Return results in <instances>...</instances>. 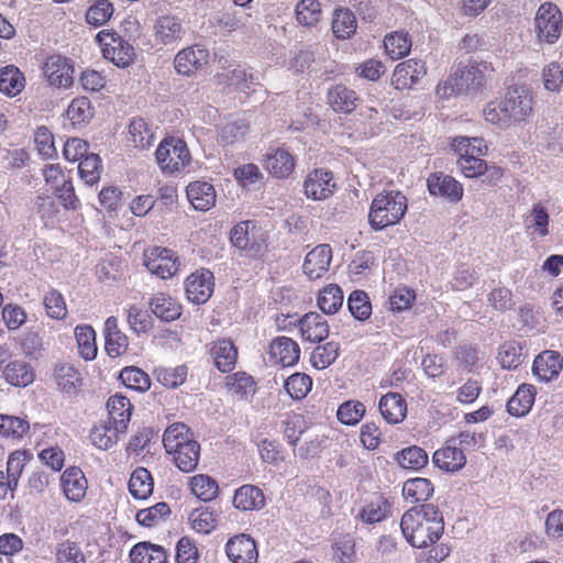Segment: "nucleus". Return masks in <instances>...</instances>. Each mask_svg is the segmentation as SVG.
Returning <instances> with one entry per match:
<instances>
[{
  "label": "nucleus",
  "mask_w": 563,
  "mask_h": 563,
  "mask_svg": "<svg viewBox=\"0 0 563 563\" xmlns=\"http://www.w3.org/2000/svg\"><path fill=\"white\" fill-rule=\"evenodd\" d=\"M400 529L411 547L427 549L435 544L444 532L443 515L438 506L422 504L402 515Z\"/></svg>",
  "instance_id": "1"
},
{
  "label": "nucleus",
  "mask_w": 563,
  "mask_h": 563,
  "mask_svg": "<svg viewBox=\"0 0 563 563\" xmlns=\"http://www.w3.org/2000/svg\"><path fill=\"white\" fill-rule=\"evenodd\" d=\"M452 148L456 166L463 176H497L500 173L499 167H488L481 158L487 152V145L482 137L459 136L454 139Z\"/></svg>",
  "instance_id": "2"
},
{
  "label": "nucleus",
  "mask_w": 563,
  "mask_h": 563,
  "mask_svg": "<svg viewBox=\"0 0 563 563\" xmlns=\"http://www.w3.org/2000/svg\"><path fill=\"white\" fill-rule=\"evenodd\" d=\"M407 198L399 190L377 195L371 205L368 221L371 228L380 231L398 223L407 211Z\"/></svg>",
  "instance_id": "3"
},
{
  "label": "nucleus",
  "mask_w": 563,
  "mask_h": 563,
  "mask_svg": "<svg viewBox=\"0 0 563 563\" xmlns=\"http://www.w3.org/2000/svg\"><path fill=\"white\" fill-rule=\"evenodd\" d=\"M267 239V232L254 220L241 221L230 231L231 244L253 258L266 253Z\"/></svg>",
  "instance_id": "4"
},
{
  "label": "nucleus",
  "mask_w": 563,
  "mask_h": 563,
  "mask_svg": "<svg viewBox=\"0 0 563 563\" xmlns=\"http://www.w3.org/2000/svg\"><path fill=\"white\" fill-rule=\"evenodd\" d=\"M155 157L161 169L170 174L179 172L191 158L187 144L175 136H167L161 141Z\"/></svg>",
  "instance_id": "5"
},
{
  "label": "nucleus",
  "mask_w": 563,
  "mask_h": 563,
  "mask_svg": "<svg viewBox=\"0 0 563 563\" xmlns=\"http://www.w3.org/2000/svg\"><path fill=\"white\" fill-rule=\"evenodd\" d=\"M102 55L115 66L125 68L134 59V47L121 35L109 30H102L96 35Z\"/></svg>",
  "instance_id": "6"
},
{
  "label": "nucleus",
  "mask_w": 563,
  "mask_h": 563,
  "mask_svg": "<svg viewBox=\"0 0 563 563\" xmlns=\"http://www.w3.org/2000/svg\"><path fill=\"white\" fill-rule=\"evenodd\" d=\"M536 33L539 42L553 44L562 32V14L560 9L550 2L543 3L534 18Z\"/></svg>",
  "instance_id": "7"
},
{
  "label": "nucleus",
  "mask_w": 563,
  "mask_h": 563,
  "mask_svg": "<svg viewBox=\"0 0 563 563\" xmlns=\"http://www.w3.org/2000/svg\"><path fill=\"white\" fill-rule=\"evenodd\" d=\"M144 265L154 275L162 279L174 276L178 268V257L172 250L154 246L144 253Z\"/></svg>",
  "instance_id": "8"
},
{
  "label": "nucleus",
  "mask_w": 563,
  "mask_h": 563,
  "mask_svg": "<svg viewBox=\"0 0 563 563\" xmlns=\"http://www.w3.org/2000/svg\"><path fill=\"white\" fill-rule=\"evenodd\" d=\"M209 51L201 44L180 49L174 58V67L177 74L191 76L202 69L209 63Z\"/></svg>",
  "instance_id": "9"
},
{
  "label": "nucleus",
  "mask_w": 563,
  "mask_h": 563,
  "mask_svg": "<svg viewBox=\"0 0 563 563\" xmlns=\"http://www.w3.org/2000/svg\"><path fill=\"white\" fill-rule=\"evenodd\" d=\"M213 288L214 276L207 268L196 271L185 280L187 299L196 305L207 302L213 292Z\"/></svg>",
  "instance_id": "10"
},
{
  "label": "nucleus",
  "mask_w": 563,
  "mask_h": 563,
  "mask_svg": "<svg viewBox=\"0 0 563 563\" xmlns=\"http://www.w3.org/2000/svg\"><path fill=\"white\" fill-rule=\"evenodd\" d=\"M432 462L445 473H456L465 466L466 456L463 449L457 446L456 439L449 438L444 445L433 453Z\"/></svg>",
  "instance_id": "11"
},
{
  "label": "nucleus",
  "mask_w": 563,
  "mask_h": 563,
  "mask_svg": "<svg viewBox=\"0 0 563 563\" xmlns=\"http://www.w3.org/2000/svg\"><path fill=\"white\" fill-rule=\"evenodd\" d=\"M562 369L563 356L553 350H544L539 353L532 364V374L542 383L556 379Z\"/></svg>",
  "instance_id": "12"
},
{
  "label": "nucleus",
  "mask_w": 563,
  "mask_h": 563,
  "mask_svg": "<svg viewBox=\"0 0 563 563\" xmlns=\"http://www.w3.org/2000/svg\"><path fill=\"white\" fill-rule=\"evenodd\" d=\"M504 101L514 123L523 121L532 112V95L522 86L509 87Z\"/></svg>",
  "instance_id": "13"
},
{
  "label": "nucleus",
  "mask_w": 563,
  "mask_h": 563,
  "mask_svg": "<svg viewBox=\"0 0 563 563\" xmlns=\"http://www.w3.org/2000/svg\"><path fill=\"white\" fill-rule=\"evenodd\" d=\"M225 553L233 563H255L258 559L254 539L245 533L230 538L225 544Z\"/></svg>",
  "instance_id": "14"
},
{
  "label": "nucleus",
  "mask_w": 563,
  "mask_h": 563,
  "mask_svg": "<svg viewBox=\"0 0 563 563\" xmlns=\"http://www.w3.org/2000/svg\"><path fill=\"white\" fill-rule=\"evenodd\" d=\"M427 74L424 62L410 58L399 63L391 77V84L396 89L411 88Z\"/></svg>",
  "instance_id": "15"
},
{
  "label": "nucleus",
  "mask_w": 563,
  "mask_h": 563,
  "mask_svg": "<svg viewBox=\"0 0 563 563\" xmlns=\"http://www.w3.org/2000/svg\"><path fill=\"white\" fill-rule=\"evenodd\" d=\"M43 70L52 86L67 88L73 84L74 67L60 55L47 57Z\"/></svg>",
  "instance_id": "16"
},
{
  "label": "nucleus",
  "mask_w": 563,
  "mask_h": 563,
  "mask_svg": "<svg viewBox=\"0 0 563 563\" xmlns=\"http://www.w3.org/2000/svg\"><path fill=\"white\" fill-rule=\"evenodd\" d=\"M186 31L181 19L176 15H161L154 24V38L158 44L170 45L181 41Z\"/></svg>",
  "instance_id": "17"
},
{
  "label": "nucleus",
  "mask_w": 563,
  "mask_h": 563,
  "mask_svg": "<svg viewBox=\"0 0 563 563\" xmlns=\"http://www.w3.org/2000/svg\"><path fill=\"white\" fill-rule=\"evenodd\" d=\"M332 261V250L329 244H319L305 257L302 269L311 280L321 278Z\"/></svg>",
  "instance_id": "18"
},
{
  "label": "nucleus",
  "mask_w": 563,
  "mask_h": 563,
  "mask_svg": "<svg viewBox=\"0 0 563 563\" xmlns=\"http://www.w3.org/2000/svg\"><path fill=\"white\" fill-rule=\"evenodd\" d=\"M269 356L283 367L294 366L300 358V347L288 336H277L269 345Z\"/></svg>",
  "instance_id": "19"
},
{
  "label": "nucleus",
  "mask_w": 563,
  "mask_h": 563,
  "mask_svg": "<svg viewBox=\"0 0 563 563\" xmlns=\"http://www.w3.org/2000/svg\"><path fill=\"white\" fill-rule=\"evenodd\" d=\"M487 64L472 65L457 68L454 71V80L457 86V92H466L470 90L477 91L485 86Z\"/></svg>",
  "instance_id": "20"
},
{
  "label": "nucleus",
  "mask_w": 563,
  "mask_h": 563,
  "mask_svg": "<svg viewBox=\"0 0 563 563\" xmlns=\"http://www.w3.org/2000/svg\"><path fill=\"white\" fill-rule=\"evenodd\" d=\"M1 378L13 387H26L34 382L35 371L26 361L12 358L1 374Z\"/></svg>",
  "instance_id": "21"
},
{
  "label": "nucleus",
  "mask_w": 563,
  "mask_h": 563,
  "mask_svg": "<svg viewBox=\"0 0 563 563\" xmlns=\"http://www.w3.org/2000/svg\"><path fill=\"white\" fill-rule=\"evenodd\" d=\"M60 485L65 497L70 501L78 503L86 495L87 479L79 467L66 468L60 476Z\"/></svg>",
  "instance_id": "22"
},
{
  "label": "nucleus",
  "mask_w": 563,
  "mask_h": 563,
  "mask_svg": "<svg viewBox=\"0 0 563 563\" xmlns=\"http://www.w3.org/2000/svg\"><path fill=\"white\" fill-rule=\"evenodd\" d=\"M378 409L384 420L389 424L400 423L407 416V402L398 393L384 395L379 399Z\"/></svg>",
  "instance_id": "23"
},
{
  "label": "nucleus",
  "mask_w": 563,
  "mask_h": 563,
  "mask_svg": "<svg viewBox=\"0 0 563 563\" xmlns=\"http://www.w3.org/2000/svg\"><path fill=\"white\" fill-rule=\"evenodd\" d=\"M187 197L196 210L207 211L216 203V190L212 184L195 180L186 188Z\"/></svg>",
  "instance_id": "24"
},
{
  "label": "nucleus",
  "mask_w": 563,
  "mask_h": 563,
  "mask_svg": "<svg viewBox=\"0 0 563 563\" xmlns=\"http://www.w3.org/2000/svg\"><path fill=\"white\" fill-rule=\"evenodd\" d=\"M107 409L109 415L107 421L119 427L120 430L126 431L133 411L130 399L123 395L115 394L108 399Z\"/></svg>",
  "instance_id": "25"
},
{
  "label": "nucleus",
  "mask_w": 563,
  "mask_h": 563,
  "mask_svg": "<svg viewBox=\"0 0 563 563\" xmlns=\"http://www.w3.org/2000/svg\"><path fill=\"white\" fill-rule=\"evenodd\" d=\"M148 305L152 313L164 322L175 321L181 316V305L167 294H155Z\"/></svg>",
  "instance_id": "26"
},
{
  "label": "nucleus",
  "mask_w": 563,
  "mask_h": 563,
  "mask_svg": "<svg viewBox=\"0 0 563 563\" xmlns=\"http://www.w3.org/2000/svg\"><path fill=\"white\" fill-rule=\"evenodd\" d=\"M299 330L303 340L321 342L329 335L327 320L317 312H308L299 320Z\"/></svg>",
  "instance_id": "27"
},
{
  "label": "nucleus",
  "mask_w": 563,
  "mask_h": 563,
  "mask_svg": "<svg viewBox=\"0 0 563 563\" xmlns=\"http://www.w3.org/2000/svg\"><path fill=\"white\" fill-rule=\"evenodd\" d=\"M104 349L110 357H118L123 354L129 345L128 336L120 331L118 319L109 317L104 322Z\"/></svg>",
  "instance_id": "28"
},
{
  "label": "nucleus",
  "mask_w": 563,
  "mask_h": 563,
  "mask_svg": "<svg viewBox=\"0 0 563 563\" xmlns=\"http://www.w3.org/2000/svg\"><path fill=\"white\" fill-rule=\"evenodd\" d=\"M210 354L214 361L216 367L220 372L228 373L234 368L238 358V350L231 340L221 339L213 342Z\"/></svg>",
  "instance_id": "29"
},
{
  "label": "nucleus",
  "mask_w": 563,
  "mask_h": 563,
  "mask_svg": "<svg viewBox=\"0 0 563 563\" xmlns=\"http://www.w3.org/2000/svg\"><path fill=\"white\" fill-rule=\"evenodd\" d=\"M536 387L530 384H522L514 396L507 401V411L514 417H525L534 404Z\"/></svg>",
  "instance_id": "30"
},
{
  "label": "nucleus",
  "mask_w": 563,
  "mask_h": 563,
  "mask_svg": "<svg viewBox=\"0 0 563 563\" xmlns=\"http://www.w3.org/2000/svg\"><path fill=\"white\" fill-rule=\"evenodd\" d=\"M233 505L243 511L260 510L265 506V497L257 486L243 485L235 490Z\"/></svg>",
  "instance_id": "31"
},
{
  "label": "nucleus",
  "mask_w": 563,
  "mask_h": 563,
  "mask_svg": "<svg viewBox=\"0 0 563 563\" xmlns=\"http://www.w3.org/2000/svg\"><path fill=\"white\" fill-rule=\"evenodd\" d=\"M125 432L109 421H101L91 429L89 439L93 446L107 451L117 444L119 434Z\"/></svg>",
  "instance_id": "32"
},
{
  "label": "nucleus",
  "mask_w": 563,
  "mask_h": 563,
  "mask_svg": "<svg viewBox=\"0 0 563 563\" xmlns=\"http://www.w3.org/2000/svg\"><path fill=\"white\" fill-rule=\"evenodd\" d=\"M428 189L432 196L457 202L463 196V186L456 178H427Z\"/></svg>",
  "instance_id": "33"
},
{
  "label": "nucleus",
  "mask_w": 563,
  "mask_h": 563,
  "mask_svg": "<svg viewBox=\"0 0 563 563\" xmlns=\"http://www.w3.org/2000/svg\"><path fill=\"white\" fill-rule=\"evenodd\" d=\"M54 377L58 389L71 397L78 394L81 387V375L71 365L62 364L55 368Z\"/></svg>",
  "instance_id": "34"
},
{
  "label": "nucleus",
  "mask_w": 563,
  "mask_h": 563,
  "mask_svg": "<svg viewBox=\"0 0 563 563\" xmlns=\"http://www.w3.org/2000/svg\"><path fill=\"white\" fill-rule=\"evenodd\" d=\"M132 563H167L166 550L151 542H140L130 551Z\"/></svg>",
  "instance_id": "35"
},
{
  "label": "nucleus",
  "mask_w": 563,
  "mask_h": 563,
  "mask_svg": "<svg viewBox=\"0 0 563 563\" xmlns=\"http://www.w3.org/2000/svg\"><path fill=\"white\" fill-rule=\"evenodd\" d=\"M332 32L339 40L350 38L357 30V21L352 10L338 8L333 12Z\"/></svg>",
  "instance_id": "36"
},
{
  "label": "nucleus",
  "mask_w": 563,
  "mask_h": 563,
  "mask_svg": "<svg viewBox=\"0 0 563 563\" xmlns=\"http://www.w3.org/2000/svg\"><path fill=\"white\" fill-rule=\"evenodd\" d=\"M295 165L294 156L285 148L275 150L265 159V168L273 176H290Z\"/></svg>",
  "instance_id": "37"
},
{
  "label": "nucleus",
  "mask_w": 563,
  "mask_h": 563,
  "mask_svg": "<svg viewBox=\"0 0 563 563\" xmlns=\"http://www.w3.org/2000/svg\"><path fill=\"white\" fill-rule=\"evenodd\" d=\"M173 454L175 465L184 473L194 472L200 457V444L196 442L185 443L183 446L168 452Z\"/></svg>",
  "instance_id": "38"
},
{
  "label": "nucleus",
  "mask_w": 563,
  "mask_h": 563,
  "mask_svg": "<svg viewBox=\"0 0 563 563\" xmlns=\"http://www.w3.org/2000/svg\"><path fill=\"white\" fill-rule=\"evenodd\" d=\"M129 142L135 148L144 150L150 147L154 142V132L148 123L141 117L130 120L128 126Z\"/></svg>",
  "instance_id": "39"
},
{
  "label": "nucleus",
  "mask_w": 563,
  "mask_h": 563,
  "mask_svg": "<svg viewBox=\"0 0 563 563\" xmlns=\"http://www.w3.org/2000/svg\"><path fill=\"white\" fill-rule=\"evenodd\" d=\"M25 87L23 73L13 65L0 69V91L9 97L19 95Z\"/></svg>",
  "instance_id": "40"
},
{
  "label": "nucleus",
  "mask_w": 563,
  "mask_h": 563,
  "mask_svg": "<svg viewBox=\"0 0 563 563\" xmlns=\"http://www.w3.org/2000/svg\"><path fill=\"white\" fill-rule=\"evenodd\" d=\"M433 484L424 477H415L404 483L402 495L411 503L427 501L433 494Z\"/></svg>",
  "instance_id": "41"
},
{
  "label": "nucleus",
  "mask_w": 563,
  "mask_h": 563,
  "mask_svg": "<svg viewBox=\"0 0 563 563\" xmlns=\"http://www.w3.org/2000/svg\"><path fill=\"white\" fill-rule=\"evenodd\" d=\"M390 512V503L384 497L367 503L356 516L363 523L374 525L383 521Z\"/></svg>",
  "instance_id": "42"
},
{
  "label": "nucleus",
  "mask_w": 563,
  "mask_h": 563,
  "mask_svg": "<svg viewBox=\"0 0 563 563\" xmlns=\"http://www.w3.org/2000/svg\"><path fill=\"white\" fill-rule=\"evenodd\" d=\"M356 93L345 86L338 85L328 92V101L336 112L350 113L356 107Z\"/></svg>",
  "instance_id": "43"
},
{
  "label": "nucleus",
  "mask_w": 563,
  "mask_h": 563,
  "mask_svg": "<svg viewBox=\"0 0 563 563\" xmlns=\"http://www.w3.org/2000/svg\"><path fill=\"white\" fill-rule=\"evenodd\" d=\"M154 482L145 467L135 468L129 481V492L136 499H146L153 493Z\"/></svg>",
  "instance_id": "44"
},
{
  "label": "nucleus",
  "mask_w": 563,
  "mask_h": 563,
  "mask_svg": "<svg viewBox=\"0 0 563 563\" xmlns=\"http://www.w3.org/2000/svg\"><path fill=\"white\" fill-rule=\"evenodd\" d=\"M395 459L399 466L412 471H419L423 468L429 461L427 452L417 445L402 449L396 453Z\"/></svg>",
  "instance_id": "45"
},
{
  "label": "nucleus",
  "mask_w": 563,
  "mask_h": 563,
  "mask_svg": "<svg viewBox=\"0 0 563 563\" xmlns=\"http://www.w3.org/2000/svg\"><path fill=\"white\" fill-rule=\"evenodd\" d=\"M189 442L196 440L192 439L189 428L181 422L170 424L163 434V445L167 453Z\"/></svg>",
  "instance_id": "46"
},
{
  "label": "nucleus",
  "mask_w": 563,
  "mask_h": 563,
  "mask_svg": "<svg viewBox=\"0 0 563 563\" xmlns=\"http://www.w3.org/2000/svg\"><path fill=\"white\" fill-rule=\"evenodd\" d=\"M384 46L393 59H399L409 54L412 41L407 32L396 31L385 36Z\"/></svg>",
  "instance_id": "47"
},
{
  "label": "nucleus",
  "mask_w": 563,
  "mask_h": 563,
  "mask_svg": "<svg viewBox=\"0 0 563 563\" xmlns=\"http://www.w3.org/2000/svg\"><path fill=\"white\" fill-rule=\"evenodd\" d=\"M75 336L78 351L86 361H91L97 356L96 332L90 325H77L75 328Z\"/></svg>",
  "instance_id": "48"
},
{
  "label": "nucleus",
  "mask_w": 563,
  "mask_h": 563,
  "mask_svg": "<svg viewBox=\"0 0 563 563\" xmlns=\"http://www.w3.org/2000/svg\"><path fill=\"white\" fill-rule=\"evenodd\" d=\"M317 302L323 313L333 314L343 305V291L338 285L330 284L320 290Z\"/></svg>",
  "instance_id": "49"
},
{
  "label": "nucleus",
  "mask_w": 563,
  "mask_h": 563,
  "mask_svg": "<svg viewBox=\"0 0 563 563\" xmlns=\"http://www.w3.org/2000/svg\"><path fill=\"white\" fill-rule=\"evenodd\" d=\"M192 494L202 501H211L219 494V485L216 479L206 474H198L190 479Z\"/></svg>",
  "instance_id": "50"
},
{
  "label": "nucleus",
  "mask_w": 563,
  "mask_h": 563,
  "mask_svg": "<svg viewBox=\"0 0 563 563\" xmlns=\"http://www.w3.org/2000/svg\"><path fill=\"white\" fill-rule=\"evenodd\" d=\"M225 385L229 391L240 399L247 398L255 394V382L253 377L245 372H236L229 375Z\"/></svg>",
  "instance_id": "51"
},
{
  "label": "nucleus",
  "mask_w": 563,
  "mask_h": 563,
  "mask_svg": "<svg viewBox=\"0 0 563 563\" xmlns=\"http://www.w3.org/2000/svg\"><path fill=\"white\" fill-rule=\"evenodd\" d=\"M522 350V345L516 341L505 342L500 345L498 358L503 368L515 369L521 365L525 360Z\"/></svg>",
  "instance_id": "52"
},
{
  "label": "nucleus",
  "mask_w": 563,
  "mask_h": 563,
  "mask_svg": "<svg viewBox=\"0 0 563 563\" xmlns=\"http://www.w3.org/2000/svg\"><path fill=\"white\" fill-rule=\"evenodd\" d=\"M333 178H306L303 191L308 198L313 200H323L330 197L336 185L332 183Z\"/></svg>",
  "instance_id": "53"
},
{
  "label": "nucleus",
  "mask_w": 563,
  "mask_h": 563,
  "mask_svg": "<svg viewBox=\"0 0 563 563\" xmlns=\"http://www.w3.org/2000/svg\"><path fill=\"white\" fill-rule=\"evenodd\" d=\"M296 19L303 26H314L321 19V5L318 0H301L296 5Z\"/></svg>",
  "instance_id": "54"
},
{
  "label": "nucleus",
  "mask_w": 563,
  "mask_h": 563,
  "mask_svg": "<svg viewBox=\"0 0 563 563\" xmlns=\"http://www.w3.org/2000/svg\"><path fill=\"white\" fill-rule=\"evenodd\" d=\"M169 514V505L165 501H159L152 507L139 510L135 519L143 527H154L165 520Z\"/></svg>",
  "instance_id": "55"
},
{
  "label": "nucleus",
  "mask_w": 563,
  "mask_h": 563,
  "mask_svg": "<svg viewBox=\"0 0 563 563\" xmlns=\"http://www.w3.org/2000/svg\"><path fill=\"white\" fill-rule=\"evenodd\" d=\"M122 384L136 391H146L151 387L148 375L141 368L129 366L124 367L119 375Z\"/></svg>",
  "instance_id": "56"
},
{
  "label": "nucleus",
  "mask_w": 563,
  "mask_h": 563,
  "mask_svg": "<svg viewBox=\"0 0 563 563\" xmlns=\"http://www.w3.org/2000/svg\"><path fill=\"white\" fill-rule=\"evenodd\" d=\"M340 344L334 341H330L325 344L318 345L311 354V364L318 369H324L329 367L339 356Z\"/></svg>",
  "instance_id": "57"
},
{
  "label": "nucleus",
  "mask_w": 563,
  "mask_h": 563,
  "mask_svg": "<svg viewBox=\"0 0 563 563\" xmlns=\"http://www.w3.org/2000/svg\"><path fill=\"white\" fill-rule=\"evenodd\" d=\"M347 308L354 319L367 320L372 314V303L367 294L363 290H354L347 298Z\"/></svg>",
  "instance_id": "58"
},
{
  "label": "nucleus",
  "mask_w": 563,
  "mask_h": 563,
  "mask_svg": "<svg viewBox=\"0 0 563 563\" xmlns=\"http://www.w3.org/2000/svg\"><path fill=\"white\" fill-rule=\"evenodd\" d=\"M156 379L167 388H177L186 382L188 368L186 365L176 367H158L155 369Z\"/></svg>",
  "instance_id": "59"
},
{
  "label": "nucleus",
  "mask_w": 563,
  "mask_h": 563,
  "mask_svg": "<svg viewBox=\"0 0 563 563\" xmlns=\"http://www.w3.org/2000/svg\"><path fill=\"white\" fill-rule=\"evenodd\" d=\"M284 387L292 399L300 400L311 390L312 378L305 373H295L285 380Z\"/></svg>",
  "instance_id": "60"
},
{
  "label": "nucleus",
  "mask_w": 563,
  "mask_h": 563,
  "mask_svg": "<svg viewBox=\"0 0 563 563\" xmlns=\"http://www.w3.org/2000/svg\"><path fill=\"white\" fill-rule=\"evenodd\" d=\"M191 528L203 534L213 531L218 523V515L210 508H200L191 512L189 517Z\"/></svg>",
  "instance_id": "61"
},
{
  "label": "nucleus",
  "mask_w": 563,
  "mask_h": 563,
  "mask_svg": "<svg viewBox=\"0 0 563 563\" xmlns=\"http://www.w3.org/2000/svg\"><path fill=\"white\" fill-rule=\"evenodd\" d=\"M56 563H86V556L77 542L65 540L56 544Z\"/></svg>",
  "instance_id": "62"
},
{
  "label": "nucleus",
  "mask_w": 563,
  "mask_h": 563,
  "mask_svg": "<svg viewBox=\"0 0 563 563\" xmlns=\"http://www.w3.org/2000/svg\"><path fill=\"white\" fill-rule=\"evenodd\" d=\"M29 429L27 420L15 416L0 415V434L2 437L22 439Z\"/></svg>",
  "instance_id": "63"
},
{
  "label": "nucleus",
  "mask_w": 563,
  "mask_h": 563,
  "mask_svg": "<svg viewBox=\"0 0 563 563\" xmlns=\"http://www.w3.org/2000/svg\"><path fill=\"white\" fill-rule=\"evenodd\" d=\"M483 113L487 122L496 124L501 129L508 128L514 123L504 99L496 102H489L485 107Z\"/></svg>",
  "instance_id": "64"
}]
</instances>
